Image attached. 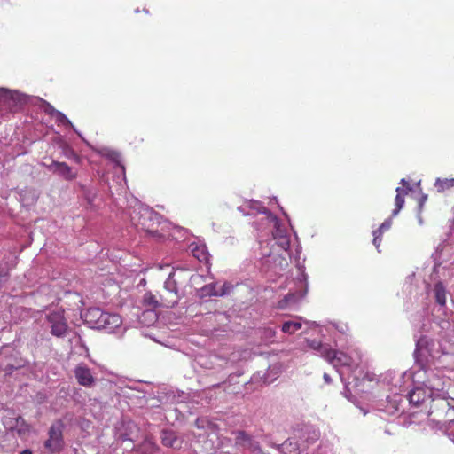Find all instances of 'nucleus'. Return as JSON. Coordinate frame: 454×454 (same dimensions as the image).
Returning <instances> with one entry per match:
<instances>
[{
	"instance_id": "7ed1b4c3",
	"label": "nucleus",
	"mask_w": 454,
	"mask_h": 454,
	"mask_svg": "<svg viewBox=\"0 0 454 454\" xmlns=\"http://www.w3.org/2000/svg\"><path fill=\"white\" fill-rule=\"evenodd\" d=\"M323 357L334 367L350 366L352 358L346 353L331 348L326 345H318Z\"/></svg>"
},
{
	"instance_id": "1a4fd4ad",
	"label": "nucleus",
	"mask_w": 454,
	"mask_h": 454,
	"mask_svg": "<svg viewBox=\"0 0 454 454\" xmlns=\"http://www.w3.org/2000/svg\"><path fill=\"white\" fill-rule=\"evenodd\" d=\"M105 312L106 311H103L98 308L89 309L85 313L86 320L93 324L94 327L101 328L103 316H105Z\"/></svg>"
},
{
	"instance_id": "ddd939ff",
	"label": "nucleus",
	"mask_w": 454,
	"mask_h": 454,
	"mask_svg": "<svg viewBox=\"0 0 454 454\" xmlns=\"http://www.w3.org/2000/svg\"><path fill=\"white\" fill-rule=\"evenodd\" d=\"M161 442L166 447L179 448L180 442L173 431L164 430L161 434Z\"/></svg>"
},
{
	"instance_id": "9b49d317",
	"label": "nucleus",
	"mask_w": 454,
	"mask_h": 454,
	"mask_svg": "<svg viewBox=\"0 0 454 454\" xmlns=\"http://www.w3.org/2000/svg\"><path fill=\"white\" fill-rule=\"evenodd\" d=\"M191 252L192 255L200 262H207L209 259V253L205 245L192 244Z\"/></svg>"
},
{
	"instance_id": "5701e85b",
	"label": "nucleus",
	"mask_w": 454,
	"mask_h": 454,
	"mask_svg": "<svg viewBox=\"0 0 454 454\" xmlns=\"http://www.w3.org/2000/svg\"><path fill=\"white\" fill-rule=\"evenodd\" d=\"M373 240L372 243L376 247V248H379L380 246V243L382 241V233L378 232L377 230L373 231Z\"/></svg>"
},
{
	"instance_id": "dca6fc26",
	"label": "nucleus",
	"mask_w": 454,
	"mask_h": 454,
	"mask_svg": "<svg viewBox=\"0 0 454 454\" xmlns=\"http://www.w3.org/2000/svg\"><path fill=\"white\" fill-rule=\"evenodd\" d=\"M434 187L438 192H445L454 188V178H437Z\"/></svg>"
},
{
	"instance_id": "f03ea898",
	"label": "nucleus",
	"mask_w": 454,
	"mask_h": 454,
	"mask_svg": "<svg viewBox=\"0 0 454 454\" xmlns=\"http://www.w3.org/2000/svg\"><path fill=\"white\" fill-rule=\"evenodd\" d=\"M157 215L149 208L134 209L130 214L132 223L138 229L146 232H154Z\"/></svg>"
},
{
	"instance_id": "a211bd4d",
	"label": "nucleus",
	"mask_w": 454,
	"mask_h": 454,
	"mask_svg": "<svg viewBox=\"0 0 454 454\" xmlns=\"http://www.w3.org/2000/svg\"><path fill=\"white\" fill-rule=\"evenodd\" d=\"M160 301L157 299V297L152 294L151 292H147L143 296L142 303L145 307L150 308V309H157L161 307V304L160 303Z\"/></svg>"
},
{
	"instance_id": "aec40b11",
	"label": "nucleus",
	"mask_w": 454,
	"mask_h": 454,
	"mask_svg": "<svg viewBox=\"0 0 454 454\" xmlns=\"http://www.w3.org/2000/svg\"><path fill=\"white\" fill-rule=\"evenodd\" d=\"M163 288L168 289V291L178 292L177 283L174 273L168 275L164 283Z\"/></svg>"
},
{
	"instance_id": "c756f323",
	"label": "nucleus",
	"mask_w": 454,
	"mask_h": 454,
	"mask_svg": "<svg viewBox=\"0 0 454 454\" xmlns=\"http://www.w3.org/2000/svg\"><path fill=\"white\" fill-rule=\"evenodd\" d=\"M427 200V195L423 196L422 197V200H421V202H420V205H422L423 202H425V200Z\"/></svg>"
},
{
	"instance_id": "412c9836",
	"label": "nucleus",
	"mask_w": 454,
	"mask_h": 454,
	"mask_svg": "<svg viewBox=\"0 0 454 454\" xmlns=\"http://www.w3.org/2000/svg\"><path fill=\"white\" fill-rule=\"evenodd\" d=\"M16 425L20 427V428L18 429L19 434H25L30 431V426L25 421V419L21 416H19L16 419Z\"/></svg>"
},
{
	"instance_id": "f3484780",
	"label": "nucleus",
	"mask_w": 454,
	"mask_h": 454,
	"mask_svg": "<svg viewBox=\"0 0 454 454\" xmlns=\"http://www.w3.org/2000/svg\"><path fill=\"white\" fill-rule=\"evenodd\" d=\"M60 149L62 154L69 159L73 160L76 163L81 162V157L74 152V150L66 142L61 143Z\"/></svg>"
},
{
	"instance_id": "cd10ccee",
	"label": "nucleus",
	"mask_w": 454,
	"mask_h": 454,
	"mask_svg": "<svg viewBox=\"0 0 454 454\" xmlns=\"http://www.w3.org/2000/svg\"><path fill=\"white\" fill-rule=\"evenodd\" d=\"M324 379H325V382H327V383L331 382V378H330V376L328 374L325 373L324 374Z\"/></svg>"
},
{
	"instance_id": "2eb2a0df",
	"label": "nucleus",
	"mask_w": 454,
	"mask_h": 454,
	"mask_svg": "<svg viewBox=\"0 0 454 454\" xmlns=\"http://www.w3.org/2000/svg\"><path fill=\"white\" fill-rule=\"evenodd\" d=\"M434 297H435L436 302L441 306H444L446 304L447 300H446V289H445V286H443V284L442 282H437L434 285Z\"/></svg>"
},
{
	"instance_id": "bb28decb",
	"label": "nucleus",
	"mask_w": 454,
	"mask_h": 454,
	"mask_svg": "<svg viewBox=\"0 0 454 454\" xmlns=\"http://www.w3.org/2000/svg\"><path fill=\"white\" fill-rule=\"evenodd\" d=\"M294 298V294H287V295L285 297V300H286V301H289L293 300Z\"/></svg>"
},
{
	"instance_id": "6e6552de",
	"label": "nucleus",
	"mask_w": 454,
	"mask_h": 454,
	"mask_svg": "<svg viewBox=\"0 0 454 454\" xmlns=\"http://www.w3.org/2000/svg\"><path fill=\"white\" fill-rule=\"evenodd\" d=\"M159 296L162 308H173L179 301L178 292L168 291L165 288L159 293Z\"/></svg>"
},
{
	"instance_id": "4be33fe9",
	"label": "nucleus",
	"mask_w": 454,
	"mask_h": 454,
	"mask_svg": "<svg viewBox=\"0 0 454 454\" xmlns=\"http://www.w3.org/2000/svg\"><path fill=\"white\" fill-rule=\"evenodd\" d=\"M55 117L57 121L62 123V124H70V121L67 119V117L61 112L56 111L55 112Z\"/></svg>"
},
{
	"instance_id": "423d86ee",
	"label": "nucleus",
	"mask_w": 454,
	"mask_h": 454,
	"mask_svg": "<svg viewBox=\"0 0 454 454\" xmlns=\"http://www.w3.org/2000/svg\"><path fill=\"white\" fill-rule=\"evenodd\" d=\"M74 373L79 385L91 387L95 384V378L87 365L83 364H78L74 368Z\"/></svg>"
},
{
	"instance_id": "20e7f679",
	"label": "nucleus",
	"mask_w": 454,
	"mask_h": 454,
	"mask_svg": "<svg viewBox=\"0 0 454 454\" xmlns=\"http://www.w3.org/2000/svg\"><path fill=\"white\" fill-rule=\"evenodd\" d=\"M49 438L44 442V447L51 453L59 452L64 444L63 441V424L61 422L53 423L48 432Z\"/></svg>"
},
{
	"instance_id": "4468645a",
	"label": "nucleus",
	"mask_w": 454,
	"mask_h": 454,
	"mask_svg": "<svg viewBox=\"0 0 454 454\" xmlns=\"http://www.w3.org/2000/svg\"><path fill=\"white\" fill-rule=\"evenodd\" d=\"M396 196L395 198V208L392 212V216H395L404 205V197L407 195V191L404 188L397 187L395 189Z\"/></svg>"
},
{
	"instance_id": "c85d7f7f",
	"label": "nucleus",
	"mask_w": 454,
	"mask_h": 454,
	"mask_svg": "<svg viewBox=\"0 0 454 454\" xmlns=\"http://www.w3.org/2000/svg\"><path fill=\"white\" fill-rule=\"evenodd\" d=\"M20 454H32V451L30 450H25L21 451Z\"/></svg>"
},
{
	"instance_id": "7c9ffc66",
	"label": "nucleus",
	"mask_w": 454,
	"mask_h": 454,
	"mask_svg": "<svg viewBox=\"0 0 454 454\" xmlns=\"http://www.w3.org/2000/svg\"><path fill=\"white\" fill-rule=\"evenodd\" d=\"M223 294H224V293H223V292H222L221 294H218V293H213L212 294H213V295H223Z\"/></svg>"
},
{
	"instance_id": "9d476101",
	"label": "nucleus",
	"mask_w": 454,
	"mask_h": 454,
	"mask_svg": "<svg viewBox=\"0 0 454 454\" xmlns=\"http://www.w3.org/2000/svg\"><path fill=\"white\" fill-rule=\"evenodd\" d=\"M121 325V318L117 314L105 312L101 328L112 331Z\"/></svg>"
},
{
	"instance_id": "2f4dec72",
	"label": "nucleus",
	"mask_w": 454,
	"mask_h": 454,
	"mask_svg": "<svg viewBox=\"0 0 454 454\" xmlns=\"http://www.w3.org/2000/svg\"><path fill=\"white\" fill-rule=\"evenodd\" d=\"M285 245L286 246V247H289V242L286 241Z\"/></svg>"
},
{
	"instance_id": "39448f33",
	"label": "nucleus",
	"mask_w": 454,
	"mask_h": 454,
	"mask_svg": "<svg viewBox=\"0 0 454 454\" xmlns=\"http://www.w3.org/2000/svg\"><path fill=\"white\" fill-rule=\"evenodd\" d=\"M46 320L51 327V333L56 337H63L67 333L68 325L64 310L59 309L49 313Z\"/></svg>"
},
{
	"instance_id": "6ab92c4d",
	"label": "nucleus",
	"mask_w": 454,
	"mask_h": 454,
	"mask_svg": "<svg viewBox=\"0 0 454 454\" xmlns=\"http://www.w3.org/2000/svg\"><path fill=\"white\" fill-rule=\"evenodd\" d=\"M302 325L300 321H286L282 325V332L289 334L294 333L301 328Z\"/></svg>"
},
{
	"instance_id": "a878e982",
	"label": "nucleus",
	"mask_w": 454,
	"mask_h": 454,
	"mask_svg": "<svg viewBox=\"0 0 454 454\" xmlns=\"http://www.w3.org/2000/svg\"><path fill=\"white\" fill-rule=\"evenodd\" d=\"M401 184H402L403 186H407V189H406V191H407V192L411 190V188H410V185H409L408 182H407L404 178H403V179L401 180Z\"/></svg>"
},
{
	"instance_id": "f8f14e48",
	"label": "nucleus",
	"mask_w": 454,
	"mask_h": 454,
	"mask_svg": "<svg viewBox=\"0 0 454 454\" xmlns=\"http://www.w3.org/2000/svg\"><path fill=\"white\" fill-rule=\"evenodd\" d=\"M235 444L247 449H255L252 437L245 431L239 430L235 433Z\"/></svg>"
},
{
	"instance_id": "b1692460",
	"label": "nucleus",
	"mask_w": 454,
	"mask_h": 454,
	"mask_svg": "<svg viewBox=\"0 0 454 454\" xmlns=\"http://www.w3.org/2000/svg\"><path fill=\"white\" fill-rule=\"evenodd\" d=\"M391 225H392L391 219H387L380 224V226L377 229V231H378V232L383 234L385 231H387L390 229Z\"/></svg>"
},
{
	"instance_id": "393cba45",
	"label": "nucleus",
	"mask_w": 454,
	"mask_h": 454,
	"mask_svg": "<svg viewBox=\"0 0 454 454\" xmlns=\"http://www.w3.org/2000/svg\"><path fill=\"white\" fill-rule=\"evenodd\" d=\"M20 367H21L20 363H17L16 364H11L8 363L2 365L3 371H4L6 373H11L14 369H18Z\"/></svg>"
},
{
	"instance_id": "f257e3e1",
	"label": "nucleus",
	"mask_w": 454,
	"mask_h": 454,
	"mask_svg": "<svg viewBox=\"0 0 454 454\" xmlns=\"http://www.w3.org/2000/svg\"><path fill=\"white\" fill-rule=\"evenodd\" d=\"M432 389L416 387L409 393L408 400L410 404L416 408H420L427 403H432L428 411V415L431 416L438 411L439 407L444 411L448 406V403L443 399H432Z\"/></svg>"
},
{
	"instance_id": "0eeeda50",
	"label": "nucleus",
	"mask_w": 454,
	"mask_h": 454,
	"mask_svg": "<svg viewBox=\"0 0 454 454\" xmlns=\"http://www.w3.org/2000/svg\"><path fill=\"white\" fill-rule=\"evenodd\" d=\"M49 168L66 180H73L76 177V173L65 162L53 160Z\"/></svg>"
}]
</instances>
